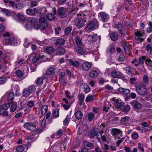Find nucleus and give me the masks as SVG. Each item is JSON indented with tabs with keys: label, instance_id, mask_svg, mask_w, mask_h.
I'll use <instances>...</instances> for the list:
<instances>
[{
	"label": "nucleus",
	"instance_id": "obj_1",
	"mask_svg": "<svg viewBox=\"0 0 152 152\" xmlns=\"http://www.w3.org/2000/svg\"><path fill=\"white\" fill-rule=\"evenodd\" d=\"M88 12H85L79 15L77 14V20L76 24L77 26L81 28L83 26L86 22L90 18V15L88 13Z\"/></svg>",
	"mask_w": 152,
	"mask_h": 152
},
{
	"label": "nucleus",
	"instance_id": "obj_2",
	"mask_svg": "<svg viewBox=\"0 0 152 152\" xmlns=\"http://www.w3.org/2000/svg\"><path fill=\"white\" fill-rule=\"evenodd\" d=\"M36 90L35 87L31 85L23 89L22 96L25 97H28L30 95L34 92Z\"/></svg>",
	"mask_w": 152,
	"mask_h": 152
},
{
	"label": "nucleus",
	"instance_id": "obj_3",
	"mask_svg": "<svg viewBox=\"0 0 152 152\" xmlns=\"http://www.w3.org/2000/svg\"><path fill=\"white\" fill-rule=\"evenodd\" d=\"M135 86L136 91L139 95L143 96L148 94L147 90L145 88H142L141 86L139 85Z\"/></svg>",
	"mask_w": 152,
	"mask_h": 152
},
{
	"label": "nucleus",
	"instance_id": "obj_4",
	"mask_svg": "<svg viewBox=\"0 0 152 152\" xmlns=\"http://www.w3.org/2000/svg\"><path fill=\"white\" fill-rule=\"evenodd\" d=\"M99 133L96 129H93L88 132V134L89 137L91 138H94L96 136L98 142H100V137H99V135H97V133Z\"/></svg>",
	"mask_w": 152,
	"mask_h": 152
},
{
	"label": "nucleus",
	"instance_id": "obj_5",
	"mask_svg": "<svg viewBox=\"0 0 152 152\" xmlns=\"http://www.w3.org/2000/svg\"><path fill=\"white\" fill-rule=\"evenodd\" d=\"M67 9L63 7H60L57 10V15L60 18H63L66 16Z\"/></svg>",
	"mask_w": 152,
	"mask_h": 152
},
{
	"label": "nucleus",
	"instance_id": "obj_6",
	"mask_svg": "<svg viewBox=\"0 0 152 152\" xmlns=\"http://www.w3.org/2000/svg\"><path fill=\"white\" fill-rule=\"evenodd\" d=\"M115 28H117L119 31V33L121 34V36L125 35V29L123 25L120 22H119L117 24L115 25Z\"/></svg>",
	"mask_w": 152,
	"mask_h": 152
},
{
	"label": "nucleus",
	"instance_id": "obj_7",
	"mask_svg": "<svg viewBox=\"0 0 152 152\" xmlns=\"http://www.w3.org/2000/svg\"><path fill=\"white\" fill-rule=\"evenodd\" d=\"M75 51L79 55H83L86 52V48L84 45L75 46Z\"/></svg>",
	"mask_w": 152,
	"mask_h": 152
},
{
	"label": "nucleus",
	"instance_id": "obj_8",
	"mask_svg": "<svg viewBox=\"0 0 152 152\" xmlns=\"http://www.w3.org/2000/svg\"><path fill=\"white\" fill-rule=\"evenodd\" d=\"M141 125L142 126L143 133L149 131L152 129V126L149 125L146 122H143L141 123Z\"/></svg>",
	"mask_w": 152,
	"mask_h": 152
},
{
	"label": "nucleus",
	"instance_id": "obj_9",
	"mask_svg": "<svg viewBox=\"0 0 152 152\" xmlns=\"http://www.w3.org/2000/svg\"><path fill=\"white\" fill-rule=\"evenodd\" d=\"M23 127L30 131H33L36 129V126L32 123L28 122L26 123L23 125Z\"/></svg>",
	"mask_w": 152,
	"mask_h": 152
},
{
	"label": "nucleus",
	"instance_id": "obj_10",
	"mask_svg": "<svg viewBox=\"0 0 152 152\" xmlns=\"http://www.w3.org/2000/svg\"><path fill=\"white\" fill-rule=\"evenodd\" d=\"M91 67L90 63L88 62H85L82 65V68L83 70L85 71H87L90 70Z\"/></svg>",
	"mask_w": 152,
	"mask_h": 152
},
{
	"label": "nucleus",
	"instance_id": "obj_11",
	"mask_svg": "<svg viewBox=\"0 0 152 152\" xmlns=\"http://www.w3.org/2000/svg\"><path fill=\"white\" fill-rule=\"evenodd\" d=\"M4 40L7 45L14 44L16 41V39L12 36L10 38H5Z\"/></svg>",
	"mask_w": 152,
	"mask_h": 152
},
{
	"label": "nucleus",
	"instance_id": "obj_12",
	"mask_svg": "<svg viewBox=\"0 0 152 152\" xmlns=\"http://www.w3.org/2000/svg\"><path fill=\"white\" fill-rule=\"evenodd\" d=\"M110 132L112 136L116 137L118 134H122L123 132L118 129L113 128L110 129Z\"/></svg>",
	"mask_w": 152,
	"mask_h": 152
},
{
	"label": "nucleus",
	"instance_id": "obj_13",
	"mask_svg": "<svg viewBox=\"0 0 152 152\" xmlns=\"http://www.w3.org/2000/svg\"><path fill=\"white\" fill-rule=\"evenodd\" d=\"M99 16L101 18L103 21L106 22L108 19L109 15L107 13L102 12L99 13Z\"/></svg>",
	"mask_w": 152,
	"mask_h": 152
},
{
	"label": "nucleus",
	"instance_id": "obj_14",
	"mask_svg": "<svg viewBox=\"0 0 152 152\" xmlns=\"http://www.w3.org/2000/svg\"><path fill=\"white\" fill-rule=\"evenodd\" d=\"M38 10L36 8L28 9L26 11V13L28 15H35L38 12Z\"/></svg>",
	"mask_w": 152,
	"mask_h": 152
},
{
	"label": "nucleus",
	"instance_id": "obj_15",
	"mask_svg": "<svg viewBox=\"0 0 152 152\" xmlns=\"http://www.w3.org/2000/svg\"><path fill=\"white\" fill-rule=\"evenodd\" d=\"M95 26V22L94 21H91L86 26V29L87 31H92Z\"/></svg>",
	"mask_w": 152,
	"mask_h": 152
},
{
	"label": "nucleus",
	"instance_id": "obj_16",
	"mask_svg": "<svg viewBox=\"0 0 152 152\" xmlns=\"http://www.w3.org/2000/svg\"><path fill=\"white\" fill-rule=\"evenodd\" d=\"M66 49L63 47L57 48L56 51V53L58 55H62L66 52Z\"/></svg>",
	"mask_w": 152,
	"mask_h": 152
},
{
	"label": "nucleus",
	"instance_id": "obj_17",
	"mask_svg": "<svg viewBox=\"0 0 152 152\" xmlns=\"http://www.w3.org/2000/svg\"><path fill=\"white\" fill-rule=\"evenodd\" d=\"M36 19L33 17H30L28 18V22L30 23L34 26V28L36 29H38L39 27L38 25H36L35 23L36 22Z\"/></svg>",
	"mask_w": 152,
	"mask_h": 152
},
{
	"label": "nucleus",
	"instance_id": "obj_18",
	"mask_svg": "<svg viewBox=\"0 0 152 152\" xmlns=\"http://www.w3.org/2000/svg\"><path fill=\"white\" fill-rule=\"evenodd\" d=\"M110 38L111 39L114 41H117L118 39V34L117 32H113L110 34Z\"/></svg>",
	"mask_w": 152,
	"mask_h": 152
},
{
	"label": "nucleus",
	"instance_id": "obj_19",
	"mask_svg": "<svg viewBox=\"0 0 152 152\" xmlns=\"http://www.w3.org/2000/svg\"><path fill=\"white\" fill-rule=\"evenodd\" d=\"M89 75L90 77L95 78L98 75V72L96 70H92L89 72Z\"/></svg>",
	"mask_w": 152,
	"mask_h": 152
},
{
	"label": "nucleus",
	"instance_id": "obj_20",
	"mask_svg": "<svg viewBox=\"0 0 152 152\" xmlns=\"http://www.w3.org/2000/svg\"><path fill=\"white\" fill-rule=\"evenodd\" d=\"M98 37L96 34H93L91 36L89 35L88 37V39L92 42H95L97 39Z\"/></svg>",
	"mask_w": 152,
	"mask_h": 152
},
{
	"label": "nucleus",
	"instance_id": "obj_21",
	"mask_svg": "<svg viewBox=\"0 0 152 152\" xmlns=\"http://www.w3.org/2000/svg\"><path fill=\"white\" fill-rule=\"evenodd\" d=\"M65 44V40L63 39L60 38L56 40L55 45L57 46H62Z\"/></svg>",
	"mask_w": 152,
	"mask_h": 152
},
{
	"label": "nucleus",
	"instance_id": "obj_22",
	"mask_svg": "<svg viewBox=\"0 0 152 152\" xmlns=\"http://www.w3.org/2000/svg\"><path fill=\"white\" fill-rule=\"evenodd\" d=\"M146 59L144 56H141L139 57L138 59V63H135L134 65L136 66H137L139 64L142 65L143 64L144 62V61Z\"/></svg>",
	"mask_w": 152,
	"mask_h": 152
},
{
	"label": "nucleus",
	"instance_id": "obj_23",
	"mask_svg": "<svg viewBox=\"0 0 152 152\" xmlns=\"http://www.w3.org/2000/svg\"><path fill=\"white\" fill-rule=\"evenodd\" d=\"M126 72L127 74L129 75H132L134 73V68L131 67L130 66H128L126 67Z\"/></svg>",
	"mask_w": 152,
	"mask_h": 152
},
{
	"label": "nucleus",
	"instance_id": "obj_24",
	"mask_svg": "<svg viewBox=\"0 0 152 152\" xmlns=\"http://www.w3.org/2000/svg\"><path fill=\"white\" fill-rule=\"evenodd\" d=\"M75 42L76 43V45H75V46L84 45L81 42L80 38L78 36L76 37L75 38Z\"/></svg>",
	"mask_w": 152,
	"mask_h": 152
},
{
	"label": "nucleus",
	"instance_id": "obj_25",
	"mask_svg": "<svg viewBox=\"0 0 152 152\" xmlns=\"http://www.w3.org/2000/svg\"><path fill=\"white\" fill-rule=\"evenodd\" d=\"M55 69L52 67H50L48 69L46 72V74L48 75H50L54 73Z\"/></svg>",
	"mask_w": 152,
	"mask_h": 152
},
{
	"label": "nucleus",
	"instance_id": "obj_26",
	"mask_svg": "<svg viewBox=\"0 0 152 152\" xmlns=\"http://www.w3.org/2000/svg\"><path fill=\"white\" fill-rule=\"evenodd\" d=\"M118 90L121 93L124 94H127L130 92V90L128 89H125L122 88H118Z\"/></svg>",
	"mask_w": 152,
	"mask_h": 152
},
{
	"label": "nucleus",
	"instance_id": "obj_27",
	"mask_svg": "<svg viewBox=\"0 0 152 152\" xmlns=\"http://www.w3.org/2000/svg\"><path fill=\"white\" fill-rule=\"evenodd\" d=\"M75 115L77 119H80L82 118L83 114L81 111H78L75 113Z\"/></svg>",
	"mask_w": 152,
	"mask_h": 152
},
{
	"label": "nucleus",
	"instance_id": "obj_28",
	"mask_svg": "<svg viewBox=\"0 0 152 152\" xmlns=\"http://www.w3.org/2000/svg\"><path fill=\"white\" fill-rule=\"evenodd\" d=\"M40 58V54L38 53L35 54L32 59V62L33 64L36 63L39 60Z\"/></svg>",
	"mask_w": 152,
	"mask_h": 152
},
{
	"label": "nucleus",
	"instance_id": "obj_29",
	"mask_svg": "<svg viewBox=\"0 0 152 152\" xmlns=\"http://www.w3.org/2000/svg\"><path fill=\"white\" fill-rule=\"evenodd\" d=\"M15 97V94L13 92H11L10 93L8 94L7 100L8 101H10V102H13V100L14 99Z\"/></svg>",
	"mask_w": 152,
	"mask_h": 152
},
{
	"label": "nucleus",
	"instance_id": "obj_30",
	"mask_svg": "<svg viewBox=\"0 0 152 152\" xmlns=\"http://www.w3.org/2000/svg\"><path fill=\"white\" fill-rule=\"evenodd\" d=\"M11 104L10 102H8L7 103H4L1 105V108L2 110H7L10 107V104Z\"/></svg>",
	"mask_w": 152,
	"mask_h": 152
},
{
	"label": "nucleus",
	"instance_id": "obj_31",
	"mask_svg": "<svg viewBox=\"0 0 152 152\" xmlns=\"http://www.w3.org/2000/svg\"><path fill=\"white\" fill-rule=\"evenodd\" d=\"M84 145L90 148L91 149H92L94 147V145L93 143L89 142L86 140H84L83 142Z\"/></svg>",
	"mask_w": 152,
	"mask_h": 152
},
{
	"label": "nucleus",
	"instance_id": "obj_32",
	"mask_svg": "<svg viewBox=\"0 0 152 152\" xmlns=\"http://www.w3.org/2000/svg\"><path fill=\"white\" fill-rule=\"evenodd\" d=\"M48 107L47 105H43L41 107V114L42 115H44L47 111Z\"/></svg>",
	"mask_w": 152,
	"mask_h": 152
},
{
	"label": "nucleus",
	"instance_id": "obj_33",
	"mask_svg": "<svg viewBox=\"0 0 152 152\" xmlns=\"http://www.w3.org/2000/svg\"><path fill=\"white\" fill-rule=\"evenodd\" d=\"M69 62L71 64L76 67H78L80 65V63L79 61H74L71 59L69 60Z\"/></svg>",
	"mask_w": 152,
	"mask_h": 152
},
{
	"label": "nucleus",
	"instance_id": "obj_34",
	"mask_svg": "<svg viewBox=\"0 0 152 152\" xmlns=\"http://www.w3.org/2000/svg\"><path fill=\"white\" fill-rule=\"evenodd\" d=\"M59 109H56L54 110L52 114L53 117L55 118H57L59 116Z\"/></svg>",
	"mask_w": 152,
	"mask_h": 152
},
{
	"label": "nucleus",
	"instance_id": "obj_35",
	"mask_svg": "<svg viewBox=\"0 0 152 152\" xmlns=\"http://www.w3.org/2000/svg\"><path fill=\"white\" fill-rule=\"evenodd\" d=\"M111 75L114 78H119L121 77V75L119 72L116 71H114L111 72Z\"/></svg>",
	"mask_w": 152,
	"mask_h": 152
},
{
	"label": "nucleus",
	"instance_id": "obj_36",
	"mask_svg": "<svg viewBox=\"0 0 152 152\" xmlns=\"http://www.w3.org/2000/svg\"><path fill=\"white\" fill-rule=\"evenodd\" d=\"M18 19L20 21L23 22L25 20V17L22 15L20 14H18L16 15Z\"/></svg>",
	"mask_w": 152,
	"mask_h": 152
},
{
	"label": "nucleus",
	"instance_id": "obj_37",
	"mask_svg": "<svg viewBox=\"0 0 152 152\" xmlns=\"http://www.w3.org/2000/svg\"><path fill=\"white\" fill-rule=\"evenodd\" d=\"M46 17L49 20L52 21L55 19V16L53 13H51L48 14Z\"/></svg>",
	"mask_w": 152,
	"mask_h": 152
},
{
	"label": "nucleus",
	"instance_id": "obj_38",
	"mask_svg": "<svg viewBox=\"0 0 152 152\" xmlns=\"http://www.w3.org/2000/svg\"><path fill=\"white\" fill-rule=\"evenodd\" d=\"M142 105L141 104L136 102L134 103L133 106V108L135 110H139L142 107Z\"/></svg>",
	"mask_w": 152,
	"mask_h": 152
},
{
	"label": "nucleus",
	"instance_id": "obj_39",
	"mask_svg": "<svg viewBox=\"0 0 152 152\" xmlns=\"http://www.w3.org/2000/svg\"><path fill=\"white\" fill-rule=\"evenodd\" d=\"M15 75L19 78H21L24 75L23 72L20 70H17L16 71Z\"/></svg>",
	"mask_w": 152,
	"mask_h": 152
},
{
	"label": "nucleus",
	"instance_id": "obj_40",
	"mask_svg": "<svg viewBox=\"0 0 152 152\" xmlns=\"http://www.w3.org/2000/svg\"><path fill=\"white\" fill-rule=\"evenodd\" d=\"M79 105H82L83 104V102L84 101V96L82 94H80L78 96Z\"/></svg>",
	"mask_w": 152,
	"mask_h": 152
},
{
	"label": "nucleus",
	"instance_id": "obj_41",
	"mask_svg": "<svg viewBox=\"0 0 152 152\" xmlns=\"http://www.w3.org/2000/svg\"><path fill=\"white\" fill-rule=\"evenodd\" d=\"M24 7V5L21 3L16 4H15V8L17 10H20L23 9Z\"/></svg>",
	"mask_w": 152,
	"mask_h": 152
},
{
	"label": "nucleus",
	"instance_id": "obj_42",
	"mask_svg": "<svg viewBox=\"0 0 152 152\" xmlns=\"http://www.w3.org/2000/svg\"><path fill=\"white\" fill-rule=\"evenodd\" d=\"M135 34L136 36L135 39H138L140 37H142L144 35V33L143 31H137L135 33Z\"/></svg>",
	"mask_w": 152,
	"mask_h": 152
},
{
	"label": "nucleus",
	"instance_id": "obj_43",
	"mask_svg": "<svg viewBox=\"0 0 152 152\" xmlns=\"http://www.w3.org/2000/svg\"><path fill=\"white\" fill-rule=\"evenodd\" d=\"M48 25L47 22H45L44 23H41L39 24V28L41 29L44 30L47 27Z\"/></svg>",
	"mask_w": 152,
	"mask_h": 152
},
{
	"label": "nucleus",
	"instance_id": "obj_44",
	"mask_svg": "<svg viewBox=\"0 0 152 152\" xmlns=\"http://www.w3.org/2000/svg\"><path fill=\"white\" fill-rule=\"evenodd\" d=\"M94 99V96L93 95H88L86 97L85 99V101L86 102H89L92 100Z\"/></svg>",
	"mask_w": 152,
	"mask_h": 152
},
{
	"label": "nucleus",
	"instance_id": "obj_45",
	"mask_svg": "<svg viewBox=\"0 0 152 152\" xmlns=\"http://www.w3.org/2000/svg\"><path fill=\"white\" fill-rule=\"evenodd\" d=\"M45 51L49 53H52L54 51V49L52 47H48L46 48L45 49Z\"/></svg>",
	"mask_w": 152,
	"mask_h": 152
},
{
	"label": "nucleus",
	"instance_id": "obj_46",
	"mask_svg": "<svg viewBox=\"0 0 152 152\" xmlns=\"http://www.w3.org/2000/svg\"><path fill=\"white\" fill-rule=\"evenodd\" d=\"M11 102V104H12V105L10 108V110L11 112H14L15 111L17 108V103L16 102Z\"/></svg>",
	"mask_w": 152,
	"mask_h": 152
},
{
	"label": "nucleus",
	"instance_id": "obj_47",
	"mask_svg": "<svg viewBox=\"0 0 152 152\" xmlns=\"http://www.w3.org/2000/svg\"><path fill=\"white\" fill-rule=\"evenodd\" d=\"M129 119V116H125L124 117H122L121 120V123L123 124H124V122H127Z\"/></svg>",
	"mask_w": 152,
	"mask_h": 152
},
{
	"label": "nucleus",
	"instance_id": "obj_48",
	"mask_svg": "<svg viewBox=\"0 0 152 152\" xmlns=\"http://www.w3.org/2000/svg\"><path fill=\"white\" fill-rule=\"evenodd\" d=\"M95 116V115L93 113H89L88 114V118L89 121H92Z\"/></svg>",
	"mask_w": 152,
	"mask_h": 152
},
{
	"label": "nucleus",
	"instance_id": "obj_49",
	"mask_svg": "<svg viewBox=\"0 0 152 152\" xmlns=\"http://www.w3.org/2000/svg\"><path fill=\"white\" fill-rule=\"evenodd\" d=\"M1 11L3 12L4 14H5L6 15L8 16L10 15L11 14V12L6 9H2Z\"/></svg>",
	"mask_w": 152,
	"mask_h": 152
},
{
	"label": "nucleus",
	"instance_id": "obj_50",
	"mask_svg": "<svg viewBox=\"0 0 152 152\" xmlns=\"http://www.w3.org/2000/svg\"><path fill=\"white\" fill-rule=\"evenodd\" d=\"M24 150V147L21 145H19L16 148V151L17 152H22Z\"/></svg>",
	"mask_w": 152,
	"mask_h": 152
},
{
	"label": "nucleus",
	"instance_id": "obj_51",
	"mask_svg": "<svg viewBox=\"0 0 152 152\" xmlns=\"http://www.w3.org/2000/svg\"><path fill=\"white\" fill-rule=\"evenodd\" d=\"M130 109V106L129 105H126L122 109V111L124 113H127L129 111Z\"/></svg>",
	"mask_w": 152,
	"mask_h": 152
},
{
	"label": "nucleus",
	"instance_id": "obj_52",
	"mask_svg": "<svg viewBox=\"0 0 152 152\" xmlns=\"http://www.w3.org/2000/svg\"><path fill=\"white\" fill-rule=\"evenodd\" d=\"M145 63L148 66L152 68V61L150 59H146Z\"/></svg>",
	"mask_w": 152,
	"mask_h": 152
},
{
	"label": "nucleus",
	"instance_id": "obj_53",
	"mask_svg": "<svg viewBox=\"0 0 152 152\" xmlns=\"http://www.w3.org/2000/svg\"><path fill=\"white\" fill-rule=\"evenodd\" d=\"M115 51L114 47L113 46H110L108 48L107 51L108 53H113Z\"/></svg>",
	"mask_w": 152,
	"mask_h": 152
},
{
	"label": "nucleus",
	"instance_id": "obj_54",
	"mask_svg": "<svg viewBox=\"0 0 152 152\" xmlns=\"http://www.w3.org/2000/svg\"><path fill=\"white\" fill-rule=\"evenodd\" d=\"M131 137L133 140H136L138 137V134L136 132H134L132 134Z\"/></svg>",
	"mask_w": 152,
	"mask_h": 152
},
{
	"label": "nucleus",
	"instance_id": "obj_55",
	"mask_svg": "<svg viewBox=\"0 0 152 152\" xmlns=\"http://www.w3.org/2000/svg\"><path fill=\"white\" fill-rule=\"evenodd\" d=\"M38 4V2L35 1H32L30 2V7L31 8L33 7L37 6Z\"/></svg>",
	"mask_w": 152,
	"mask_h": 152
},
{
	"label": "nucleus",
	"instance_id": "obj_56",
	"mask_svg": "<svg viewBox=\"0 0 152 152\" xmlns=\"http://www.w3.org/2000/svg\"><path fill=\"white\" fill-rule=\"evenodd\" d=\"M124 103L120 100L118 103L116 104L115 105V107L117 108L121 107H123L124 105Z\"/></svg>",
	"mask_w": 152,
	"mask_h": 152
},
{
	"label": "nucleus",
	"instance_id": "obj_57",
	"mask_svg": "<svg viewBox=\"0 0 152 152\" xmlns=\"http://www.w3.org/2000/svg\"><path fill=\"white\" fill-rule=\"evenodd\" d=\"M125 59V57L124 55L122 54L120 55L117 60L119 62H122L124 61Z\"/></svg>",
	"mask_w": 152,
	"mask_h": 152
},
{
	"label": "nucleus",
	"instance_id": "obj_58",
	"mask_svg": "<svg viewBox=\"0 0 152 152\" xmlns=\"http://www.w3.org/2000/svg\"><path fill=\"white\" fill-rule=\"evenodd\" d=\"M43 78H39L36 81V83L38 85H41L43 83Z\"/></svg>",
	"mask_w": 152,
	"mask_h": 152
},
{
	"label": "nucleus",
	"instance_id": "obj_59",
	"mask_svg": "<svg viewBox=\"0 0 152 152\" xmlns=\"http://www.w3.org/2000/svg\"><path fill=\"white\" fill-rule=\"evenodd\" d=\"M6 80V77L4 76L0 77V85L4 83Z\"/></svg>",
	"mask_w": 152,
	"mask_h": 152
},
{
	"label": "nucleus",
	"instance_id": "obj_60",
	"mask_svg": "<svg viewBox=\"0 0 152 152\" xmlns=\"http://www.w3.org/2000/svg\"><path fill=\"white\" fill-rule=\"evenodd\" d=\"M39 22L40 23H44L45 22H47L46 18L43 17H40L39 19Z\"/></svg>",
	"mask_w": 152,
	"mask_h": 152
},
{
	"label": "nucleus",
	"instance_id": "obj_61",
	"mask_svg": "<svg viewBox=\"0 0 152 152\" xmlns=\"http://www.w3.org/2000/svg\"><path fill=\"white\" fill-rule=\"evenodd\" d=\"M72 29V28L71 27H68L66 28L64 30L65 33L66 34H69L71 32Z\"/></svg>",
	"mask_w": 152,
	"mask_h": 152
},
{
	"label": "nucleus",
	"instance_id": "obj_62",
	"mask_svg": "<svg viewBox=\"0 0 152 152\" xmlns=\"http://www.w3.org/2000/svg\"><path fill=\"white\" fill-rule=\"evenodd\" d=\"M84 91L86 93H87L90 91V90L89 87L87 85L84 84Z\"/></svg>",
	"mask_w": 152,
	"mask_h": 152
},
{
	"label": "nucleus",
	"instance_id": "obj_63",
	"mask_svg": "<svg viewBox=\"0 0 152 152\" xmlns=\"http://www.w3.org/2000/svg\"><path fill=\"white\" fill-rule=\"evenodd\" d=\"M41 125L42 128H45L46 125V120L45 118H44L42 120Z\"/></svg>",
	"mask_w": 152,
	"mask_h": 152
},
{
	"label": "nucleus",
	"instance_id": "obj_64",
	"mask_svg": "<svg viewBox=\"0 0 152 152\" xmlns=\"http://www.w3.org/2000/svg\"><path fill=\"white\" fill-rule=\"evenodd\" d=\"M34 102L32 101H28V102L27 105L30 107H32L34 106Z\"/></svg>",
	"mask_w": 152,
	"mask_h": 152
}]
</instances>
